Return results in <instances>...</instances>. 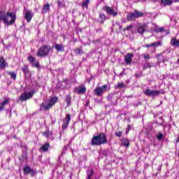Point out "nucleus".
<instances>
[{
  "label": "nucleus",
  "mask_w": 179,
  "mask_h": 179,
  "mask_svg": "<svg viewBox=\"0 0 179 179\" xmlns=\"http://www.w3.org/2000/svg\"><path fill=\"white\" fill-rule=\"evenodd\" d=\"M3 20V22L6 26H13L16 22V13L13 12H7L1 10L0 11V22Z\"/></svg>",
  "instance_id": "nucleus-1"
},
{
  "label": "nucleus",
  "mask_w": 179,
  "mask_h": 179,
  "mask_svg": "<svg viewBox=\"0 0 179 179\" xmlns=\"http://www.w3.org/2000/svg\"><path fill=\"white\" fill-rule=\"evenodd\" d=\"M106 143H107V136L103 132L97 136H94L91 140L92 146H101Z\"/></svg>",
  "instance_id": "nucleus-2"
},
{
  "label": "nucleus",
  "mask_w": 179,
  "mask_h": 179,
  "mask_svg": "<svg viewBox=\"0 0 179 179\" xmlns=\"http://www.w3.org/2000/svg\"><path fill=\"white\" fill-rule=\"evenodd\" d=\"M58 103V97L53 96L49 101H45L40 105L41 111H48Z\"/></svg>",
  "instance_id": "nucleus-3"
},
{
  "label": "nucleus",
  "mask_w": 179,
  "mask_h": 179,
  "mask_svg": "<svg viewBox=\"0 0 179 179\" xmlns=\"http://www.w3.org/2000/svg\"><path fill=\"white\" fill-rule=\"evenodd\" d=\"M51 50H52V48H51L50 45H43L38 49V51L36 52V56L38 58H44V57H48Z\"/></svg>",
  "instance_id": "nucleus-4"
},
{
  "label": "nucleus",
  "mask_w": 179,
  "mask_h": 179,
  "mask_svg": "<svg viewBox=\"0 0 179 179\" xmlns=\"http://www.w3.org/2000/svg\"><path fill=\"white\" fill-rule=\"evenodd\" d=\"M145 14L143 12L139 11L138 10H134V13H129L127 17L128 22H134L136 19H139V17H142Z\"/></svg>",
  "instance_id": "nucleus-5"
},
{
  "label": "nucleus",
  "mask_w": 179,
  "mask_h": 179,
  "mask_svg": "<svg viewBox=\"0 0 179 179\" xmlns=\"http://www.w3.org/2000/svg\"><path fill=\"white\" fill-rule=\"evenodd\" d=\"M28 62L33 66V68H37L40 69V62L36 59V57L29 55L27 57Z\"/></svg>",
  "instance_id": "nucleus-6"
},
{
  "label": "nucleus",
  "mask_w": 179,
  "mask_h": 179,
  "mask_svg": "<svg viewBox=\"0 0 179 179\" xmlns=\"http://www.w3.org/2000/svg\"><path fill=\"white\" fill-rule=\"evenodd\" d=\"M108 87V85H103L101 87H97L94 90V94L98 97H101L103 94L106 92V89Z\"/></svg>",
  "instance_id": "nucleus-7"
},
{
  "label": "nucleus",
  "mask_w": 179,
  "mask_h": 179,
  "mask_svg": "<svg viewBox=\"0 0 179 179\" xmlns=\"http://www.w3.org/2000/svg\"><path fill=\"white\" fill-rule=\"evenodd\" d=\"M34 93H36V91L34 90H32L29 92H24L20 95L19 100L20 101H26V100H29V99H31L33 96H34Z\"/></svg>",
  "instance_id": "nucleus-8"
},
{
  "label": "nucleus",
  "mask_w": 179,
  "mask_h": 179,
  "mask_svg": "<svg viewBox=\"0 0 179 179\" xmlns=\"http://www.w3.org/2000/svg\"><path fill=\"white\" fill-rule=\"evenodd\" d=\"M160 93V91H153L152 90L147 89L144 92V94L145 96H148V97H150L151 96L153 97L155 96H159V94Z\"/></svg>",
  "instance_id": "nucleus-9"
},
{
  "label": "nucleus",
  "mask_w": 179,
  "mask_h": 179,
  "mask_svg": "<svg viewBox=\"0 0 179 179\" xmlns=\"http://www.w3.org/2000/svg\"><path fill=\"white\" fill-rule=\"evenodd\" d=\"M23 171H24V174H27V175L31 174L32 177H34V176H36V171L31 169V168H30V166H25L23 169Z\"/></svg>",
  "instance_id": "nucleus-10"
},
{
  "label": "nucleus",
  "mask_w": 179,
  "mask_h": 179,
  "mask_svg": "<svg viewBox=\"0 0 179 179\" xmlns=\"http://www.w3.org/2000/svg\"><path fill=\"white\" fill-rule=\"evenodd\" d=\"M132 58H134V53H127L124 56V62L127 65H131L132 64Z\"/></svg>",
  "instance_id": "nucleus-11"
},
{
  "label": "nucleus",
  "mask_w": 179,
  "mask_h": 179,
  "mask_svg": "<svg viewBox=\"0 0 179 179\" xmlns=\"http://www.w3.org/2000/svg\"><path fill=\"white\" fill-rule=\"evenodd\" d=\"M103 10H106V13H108V15H111L112 16H117V15H118V13L115 12L114 10V8H111V7H108L107 6H106L103 8Z\"/></svg>",
  "instance_id": "nucleus-12"
},
{
  "label": "nucleus",
  "mask_w": 179,
  "mask_h": 179,
  "mask_svg": "<svg viewBox=\"0 0 179 179\" xmlns=\"http://www.w3.org/2000/svg\"><path fill=\"white\" fill-rule=\"evenodd\" d=\"M33 16H34V15L33 14L31 10H27L25 13L24 17L28 23H30V22H31V19H33Z\"/></svg>",
  "instance_id": "nucleus-13"
},
{
  "label": "nucleus",
  "mask_w": 179,
  "mask_h": 179,
  "mask_svg": "<svg viewBox=\"0 0 179 179\" xmlns=\"http://www.w3.org/2000/svg\"><path fill=\"white\" fill-rule=\"evenodd\" d=\"M146 29H148L146 24H141L137 28V33H138V34H143V33L146 31Z\"/></svg>",
  "instance_id": "nucleus-14"
},
{
  "label": "nucleus",
  "mask_w": 179,
  "mask_h": 179,
  "mask_svg": "<svg viewBox=\"0 0 179 179\" xmlns=\"http://www.w3.org/2000/svg\"><path fill=\"white\" fill-rule=\"evenodd\" d=\"M6 66H9V64L6 62L3 56L0 57V69H5Z\"/></svg>",
  "instance_id": "nucleus-15"
},
{
  "label": "nucleus",
  "mask_w": 179,
  "mask_h": 179,
  "mask_svg": "<svg viewBox=\"0 0 179 179\" xmlns=\"http://www.w3.org/2000/svg\"><path fill=\"white\" fill-rule=\"evenodd\" d=\"M55 48L57 50V52H62L63 51H65V48L62 44H56L55 45Z\"/></svg>",
  "instance_id": "nucleus-16"
},
{
  "label": "nucleus",
  "mask_w": 179,
  "mask_h": 179,
  "mask_svg": "<svg viewBox=\"0 0 179 179\" xmlns=\"http://www.w3.org/2000/svg\"><path fill=\"white\" fill-rule=\"evenodd\" d=\"M83 50V47L82 46L75 48L74 52L76 55H83V54H84V52Z\"/></svg>",
  "instance_id": "nucleus-17"
},
{
  "label": "nucleus",
  "mask_w": 179,
  "mask_h": 179,
  "mask_svg": "<svg viewBox=\"0 0 179 179\" xmlns=\"http://www.w3.org/2000/svg\"><path fill=\"white\" fill-rule=\"evenodd\" d=\"M10 99H5L4 101L1 103L0 105V112L3 110L5 108V106L7 104H9Z\"/></svg>",
  "instance_id": "nucleus-18"
},
{
  "label": "nucleus",
  "mask_w": 179,
  "mask_h": 179,
  "mask_svg": "<svg viewBox=\"0 0 179 179\" xmlns=\"http://www.w3.org/2000/svg\"><path fill=\"white\" fill-rule=\"evenodd\" d=\"M49 149H50V144H49V143H45L40 148V150H43V152H48Z\"/></svg>",
  "instance_id": "nucleus-19"
},
{
  "label": "nucleus",
  "mask_w": 179,
  "mask_h": 179,
  "mask_svg": "<svg viewBox=\"0 0 179 179\" xmlns=\"http://www.w3.org/2000/svg\"><path fill=\"white\" fill-rule=\"evenodd\" d=\"M99 23L101 24H104V22H106V14L105 13H100L99 14Z\"/></svg>",
  "instance_id": "nucleus-20"
},
{
  "label": "nucleus",
  "mask_w": 179,
  "mask_h": 179,
  "mask_svg": "<svg viewBox=\"0 0 179 179\" xmlns=\"http://www.w3.org/2000/svg\"><path fill=\"white\" fill-rule=\"evenodd\" d=\"M171 44L173 47H179V41L177 40V38H172L171 40Z\"/></svg>",
  "instance_id": "nucleus-21"
},
{
  "label": "nucleus",
  "mask_w": 179,
  "mask_h": 179,
  "mask_svg": "<svg viewBox=\"0 0 179 179\" xmlns=\"http://www.w3.org/2000/svg\"><path fill=\"white\" fill-rule=\"evenodd\" d=\"M129 140L128 138H123L122 140V145L124 146V148H129L130 146Z\"/></svg>",
  "instance_id": "nucleus-22"
},
{
  "label": "nucleus",
  "mask_w": 179,
  "mask_h": 179,
  "mask_svg": "<svg viewBox=\"0 0 179 179\" xmlns=\"http://www.w3.org/2000/svg\"><path fill=\"white\" fill-rule=\"evenodd\" d=\"M72 100V96H71V94H67L65 96V101L66 103V106L69 107L71 106V101Z\"/></svg>",
  "instance_id": "nucleus-23"
},
{
  "label": "nucleus",
  "mask_w": 179,
  "mask_h": 179,
  "mask_svg": "<svg viewBox=\"0 0 179 179\" xmlns=\"http://www.w3.org/2000/svg\"><path fill=\"white\" fill-rule=\"evenodd\" d=\"M173 3V1H161L162 6H170Z\"/></svg>",
  "instance_id": "nucleus-24"
},
{
  "label": "nucleus",
  "mask_w": 179,
  "mask_h": 179,
  "mask_svg": "<svg viewBox=\"0 0 179 179\" xmlns=\"http://www.w3.org/2000/svg\"><path fill=\"white\" fill-rule=\"evenodd\" d=\"M48 10H50V3H46L43 7L42 13H47Z\"/></svg>",
  "instance_id": "nucleus-25"
},
{
  "label": "nucleus",
  "mask_w": 179,
  "mask_h": 179,
  "mask_svg": "<svg viewBox=\"0 0 179 179\" xmlns=\"http://www.w3.org/2000/svg\"><path fill=\"white\" fill-rule=\"evenodd\" d=\"M22 71L25 75H27V73H30V71L29 70V66L26 64H24Z\"/></svg>",
  "instance_id": "nucleus-26"
},
{
  "label": "nucleus",
  "mask_w": 179,
  "mask_h": 179,
  "mask_svg": "<svg viewBox=\"0 0 179 179\" xmlns=\"http://www.w3.org/2000/svg\"><path fill=\"white\" fill-rule=\"evenodd\" d=\"M8 75H10L11 79H13V80H16V78L17 75L14 71H8Z\"/></svg>",
  "instance_id": "nucleus-27"
},
{
  "label": "nucleus",
  "mask_w": 179,
  "mask_h": 179,
  "mask_svg": "<svg viewBox=\"0 0 179 179\" xmlns=\"http://www.w3.org/2000/svg\"><path fill=\"white\" fill-rule=\"evenodd\" d=\"M77 93L78 94H83V93H86V87H80L79 90H77Z\"/></svg>",
  "instance_id": "nucleus-28"
},
{
  "label": "nucleus",
  "mask_w": 179,
  "mask_h": 179,
  "mask_svg": "<svg viewBox=\"0 0 179 179\" xmlns=\"http://www.w3.org/2000/svg\"><path fill=\"white\" fill-rule=\"evenodd\" d=\"M93 174H94V171H93V169H90V171L87 172V179H92Z\"/></svg>",
  "instance_id": "nucleus-29"
},
{
  "label": "nucleus",
  "mask_w": 179,
  "mask_h": 179,
  "mask_svg": "<svg viewBox=\"0 0 179 179\" xmlns=\"http://www.w3.org/2000/svg\"><path fill=\"white\" fill-rule=\"evenodd\" d=\"M127 85H124V83H118L116 86H115V89H122V87H126Z\"/></svg>",
  "instance_id": "nucleus-30"
},
{
  "label": "nucleus",
  "mask_w": 179,
  "mask_h": 179,
  "mask_svg": "<svg viewBox=\"0 0 179 179\" xmlns=\"http://www.w3.org/2000/svg\"><path fill=\"white\" fill-rule=\"evenodd\" d=\"M43 136H45V138H48L49 136H52V133L50 132L49 130L45 131L43 133Z\"/></svg>",
  "instance_id": "nucleus-31"
},
{
  "label": "nucleus",
  "mask_w": 179,
  "mask_h": 179,
  "mask_svg": "<svg viewBox=\"0 0 179 179\" xmlns=\"http://www.w3.org/2000/svg\"><path fill=\"white\" fill-rule=\"evenodd\" d=\"M69 125V123L64 121V122L62 125V131H65V129H66V128H68Z\"/></svg>",
  "instance_id": "nucleus-32"
},
{
  "label": "nucleus",
  "mask_w": 179,
  "mask_h": 179,
  "mask_svg": "<svg viewBox=\"0 0 179 179\" xmlns=\"http://www.w3.org/2000/svg\"><path fill=\"white\" fill-rule=\"evenodd\" d=\"M162 44L160 41L152 43V47H155V48H156V47H162Z\"/></svg>",
  "instance_id": "nucleus-33"
},
{
  "label": "nucleus",
  "mask_w": 179,
  "mask_h": 179,
  "mask_svg": "<svg viewBox=\"0 0 179 179\" xmlns=\"http://www.w3.org/2000/svg\"><path fill=\"white\" fill-rule=\"evenodd\" d=\"M90 1H83V3H82V6H83V9H85V8H86V9H87V8H88V5H89V3H90Z\"/></svg>",
  "instance_id": "nucleus-34"
},
{
  "label": "nucleus",
  "mask_w": 179,
  "mask_h": 179,
  "mask_svg": "<svg viewBox=\"0 0 179 179\" xmlns=\"http://www.w3.org/2000/svg\"><path fill=\"white\" fill-rule=\"evenodd\" d=\"M115 136H117V138H121V136H122V131H118L117 130L115 132Z\"/></svg>",
  "instance_id": "nucleus-35"
},
{
  "label": "nucleus",
  "mask_w": 179,
  "mask_h": 179,
  "mask_svg": "<svg viewBox=\"0 0 179 179\" xmlns=\"http://www.w3.org/2000/svg\"><path fill=\"white\" fill-rule=\"evenodd\" d=\"M64 122H67L69 124L71 122V115L69 113L66 115Z\"/></svg>",
  "instance_id": "nucleus-36"
},
{
  "label": "nucleus",
  "mask_w": 179,
  "mask_h": 179,
  "mask_svg": "<svg viewBox=\"0 0 179 179\" xmlns=\"http://www.w3.org/2000/svg\"><path fill=\"white\" fill-rule=\"evenodd\" d=\"M132 27H134V25L132 24H131L129 26H127V27L123 28L122 31H127L132 29Z\"/></svg>",
  "instance_id": "nucleus-37"
},
{
  "label": "nucleus",
  "mask_w": 179,
  "mask_h": 179,
  "mask_svg": "<svg viewBox=\"0 0 179 179\" xmlns=\"http://www.w3.org/2000/svg\"><path fill=\"white\" fill-rule=\"evenodd\" d=\"M164 31L165 30L163 27H159L155 30L156 33H163Z\"/></svg>",
  "instance_id": "nucleus-38"
},
{
  "label": "nucleus",
  "mask_w": 179,
  "mask_h": 179,
  "mask_svg": "<svg viewBox=\"0 0 179 179\" xmlns=\"http://www.w3.org/2000/svg\"><path fill=\"white\" fill-rule=\"evenodd\" d=\"M143 47L144 48H149L150 47H153V43L145 44V45H143Z\"/></svg>",
  "instance_id": "nucleus-39"
},
{
  "label": "nucleus",
  "mask_w": 179,
  "mask_h": 179,
  "mask_svg": "<svg viewBox=\"0 0 179 179\" xmlns=\"http://www.w3.org/2000/svg\"><path fill=\"white\" fill-rule=\"evenodd\" d=\"M157 139L159 141L163 139V134L162 133H159L158 135L157 136Z\"/></svg>",
  "instance_id": "nucleus-40"
},
{
  "label": "nucleus",
  "mask_w": 179,
  "mask_h": 179,
  "mask_svg": "<svg viewBox=\"0 0 179 179\" xmlns=\"http://www.w3.org/2000/svg\"><path fill=\"white\" fill-rule=\"evenodd\" d=\"M143 58H144V59L149 60V59H150V56L149 55H144Z\"/></svg>",
  "instance_id": "nucleus-41"
},
{
  "label": "nucleus",
  "mask_w": 179,
  "mask_h": 179,
  "mask_svg": "<svg viewBox=\"0 0 179 179\" xmlns=\"http://www.w3.org/2000/svg\"><path fill=\"white\" fill-rule=\"evenodd\" d=\"M148 68H150V65H148V66H144L143 69L145 71V69H148Z\"/></svg>",
  "instance_id": "nucleus-42"
},
{
  "label": "nucleus",
  "mask_w": 179,
  "mask_h": 179,
  "mask_svg": "<svg viewBox=\"0 0 179 179\" xmlns=\"http://www.w3.org/2000/svg\"><path fill=\"white\" fill-rule=\"evenodd\" d=\"M8 22L12 21V17L8 16Z\"/></svg>",
  "instance_id": "nucleus-43"
},
{
  "label": "nucleus",
  "mask_w": 179,
  "mask_h": 179,
  "mask_svg": "<svg viewBox=\"0 0 179 179\" xmlns=\"http://www.w3.org/2000/svg\"><path fill=\"white\" fill-rule=\"evenodd\" d=\"M131 129V124H128L127 129L129 131Z\"/></svg>",
  "instance_id": "nucleus-44"
},
{
  "label": "nucleus",
  "mask_w": 179,
  "mask_h": 179,
  "mask_svg": "<svg viewBox=\"0 0 179 179\" xmlns=\"http://www.w3.org/2000/svg\"><path fill=\"white\" fill-rule=\"evenodd\" d=\"M61 3H62L61 1H58V2H57L58 6H61Z\"/></svg>",
  "instance_id": "nucleus-45"
},
{
  "label": "nucleus",
  "mask_w": 179,
  "mask_h": 179,
  "mask_svg": "<svg viewBox=\"0 0 179 179\" xmlns=\"http://www.w3.org/2000/svg\"><path fill=\"white\" fill-rule=\"evenodd\" d=\"M119 29L121 30V29H122V26H120L119 27Z\"/></svg>",
  "instance_id": "nucleus-46"
},
{
  "label": "nucleus",
  "mask_w": 179,
  "mask_h": 179,
  "mask_svg": "<svg viewBox=\"0 0 179 179\" xmlns=\"http://www.w3.org/2000/svg\"><path fill=\"white\" fill-rule=\"evenodd\" d=\"M161 1H170V0H161Z\"/></svg>",
  "instance_id": "nucleus-47"
},
{
  "label": "nucleus",
  "mask_w": 179,
  "mask_h": 179,
  "mask_svg": "<svg viewBox=\"0 0 179 179\" xmlns=\"http://www.w3.org/2000/svg\"><path fill=\"white\" fill-rule=\"evenodd\" d=\"M162 93V94H164V92H161Z\"/></svg>",
  "instance_id": "nucleus-48"
},
{
  "label": "nucleus",
  "mask_w": 179,
  "mask_h": 179,
  "mask_svg": "<svg viewBox=\"0 0 179 179\" xmlns=\"http://www.w3.org/2000/svg\"><path fill=\"white\" fill-rule=\"evenodd\" d=\"M86 1H89V0H86Z\"/></svg>",
  "instance_id": "nucleus-49"
}]
</instances>
